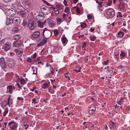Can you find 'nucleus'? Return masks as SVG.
<instances>
[{"label":"nucleus","mask_w":130,"mask_h":130,"mask_svg":"<svg viewBox=\"0 0 130 130\" xmlns=\"http://www.w3.org/2000/svg\"><path fill=\"white\" fill-rule=\"evenodd\" d=\"M42 35L48 39L51 36V32L47 28H45L43 31Z\"/></svg>","instance_id":"1"},{"label":"nucleus","mask_w":130,"mask_h":130,"mask_svg":"<svg viewBox=\"0 0 130 130\" xmlns=\"http://www.w3.org/2000/svg\"><path fill=\"white\" fill-rule=\"evenodd\" d=\"M41 12L44 14H46L50 12V10L49 8L43 5L41 7Z\"/></svg>","instance_id":"2"},{"label":"nucleus","mask_w":130,"mask_h":130,"mask_svg":"<svg viewBox=\"0 0 130 130\" xmlns=\"http://www.w3.org/2000/svg\"><path fill=\"white\" fill-rule=\"evenodd\" d=\"M7 12V15L11 17L14 16L16 14L15 10L13 9H8Z\"/></svg>","instance_id":"3"},{"label":"nucleus","mask_w":130,"mask_h":130,"mask_svg":"<svg viewBox=\"0 0 130 130\" xmlns=\"http://www.w3.org/2000/svg\"><path fill=\"white\" fill-rule=\"evenodd\" d=\"M106 13L109 17H112L114 15V10L111 8L109 9L106 10Z\"/></svg>","instance_id":"4"},{"label":"nucleus","mask_w":130,"mask_h":130,"mask_svg":"<svg viewBox=\"0 0 130 130\" xmlns=\"http://www.w3.org/2000/svg\"><path fill=\"white\" fill-rule=\"evenodd\" d=\"M36 24L35 22L34 21L29 22L28 26L30 30H33L36 27Z\"/></svg>","instance_id":"5"},{"label":"nucleus","mask_w":130,"mask_h":130,"mask_svg":"<svg viewBox=\"0 0 130 130\" xmlns=\"http://www.w3.org/2000/svg\"><path fill=\"white\" fill-rule=\"evenodd\" d=\"M13 46L15 47H23L22 42L20 41H15L13 43Z\"/></svg>","instance_id":"6"},{"label":"nucleus","mask_w":130,"mask_h":130,"mask_svg":"<svg viewBox=\"0 0 130 130\" xmlns=\"http://www.w3.org/2000/svg\"><path fill=\"white\" fill-rule=\"evenodd\" d=\"M7 63L8 66L10 68L13 67L15 64V61L13 60L10 59L8 60Z\"/></svg>","instance_id":"7"},{"label":"nucleus","mask_w":130,"mask_h":130,"mask_svg":"<svg viewBox=\"0 0 130 130\" xmlns=\"http://www.w3.org/2000/svg\"><path fill=\"white\" fill-rule=\"evenodd\" d=\"M23 47H20L17 49H14L15 52L17 55H19L20 56H21L23 52Z\"/></svg>","instance_id":"8"},{"label":"nucleus","mask_w":130,"mask_h":130,"mask_svg":"<svg viewBox=\"0 0 130 130\" xmlns=\"http://www.w3.org/2000/svg\"><path fill=\"white\" fill-rule=\"evenodd\" d=\"M10 44L9 43H6L3 45L2 48L5 51H7L10 49Z\"/></svg>","instance_id":"9"},{"label":"nucleus","mask_w":130,"mask_h":130,"mask_svg":"<svg viewBox=\"0 0 130 130\" xmlns=\"http://www.w3.org/2000/svg\"><path fill=\"white\" fill-rule=\"evenodd\" d=\"M36 19L38 20V21H40L43 20L44 18V14L42 13L41 12L39 13L36 16Z\"/></svg>","instance_id":"10"},{"label":"nucleus","mask_w":130,"mask_h":130,"mask_svg":"<svg viewBox=\"0 0 130 130\" xmlns=\"http://www.w3.org/2000/svg\"><path fill=\"white\" fill-rule=\"evenodd\" d=\"M96 110V107L94 105L91 106L89 109V113L90 115H92L93 114Z\"/></svg>","instance_id":"11"},{"label":"nucleus","mask_w":130,"mask_h":130,"mask_svg":"<svg viewBox=\"0 0 130 130\" xmlns=\"http://www.w3.org/2000/svg\"><path fill=\"white\" fill-rule=\"evenodd\" d=\"M5 60L3 58H0V64L2 68L5 69L6 68V64L4 61Z\"/></svg>","instance_id":"12"},{"label":"nucleus","mask_w":130,"mask_h":130,"mask_svg":"<svg viewBox=\"0 0 130 130\" xmlns=\"http://www.w3.org/2000/svg\"><path fill=\"white\" fill-rule=\"evenodd\" d=\"M13 22L16 25H18L20 24L21 22V20L20 18L18 17H15L13 19Z\"/></svg>","instance_id":"13"},{"label":"nucleus","mask_w":130,"mask_h":130,"mask_svg":"<svg viewBox=\"0 0 130 130\" xmlns=\"http://www.w3.org/2000/svg\"><path fill=\"white\" fill-rule=\"evenodd\" d=\"M18 13L22 17H25L27 13L25 10H21L18 11Z\"/></svg>","instance_id":"14"},{"label":"nucleus","mask_w":130,"mask_h":130,"mask_svg":"<svg viewBox=\"0 0 130 130\" xmlns=\"http://www.w3.org/2000/svg\"><path fill=\"white\" fill-rule=\"evenodd\" d=\"M40 33L39 32L36 31L33 33L32 35V37L33 39H35L38 38L40 35Z\"/></svg>","instance_id":"15"},{"label":"nucleus","mask_w":130,"mask_h":130,"mask_svg":"<svg viewBox=\"0 0 130 130\" xmlns=\"http://www.w3.org/2000/svg\"><path fill=\"white\" fill-rule=\"evenodd\" d=\"M47 39L45 37L44 39H43L42 40V41L38 44V46H41L44 45L47 42Z\"/></svg>","instance_id":"16"},{"label":"nucleus","mask_w":130,"mask_h":130,"mask_svg":"<svg viewBox=\"0 0 130 130\" xmlns=\"http://www.w3.org/2000/svg\"><path fill=\"white\" fill-rule=\"evenodd\" d=\"M13 23V20L11 18H7L6 24L7 25L12 24Z\"/></svg>","instance_id":"17"},{"label":"nucleus","mask_w":130,"mask_h":130,"mask_svg":"<svg viewBox=\"0 0 130 130\" xmlns=\"http://www.w3.org/2000/svg\"><path fill=\"white\" fill-rule=\"evenodd\" d=\"M48 24L49 26L50 27H54L56 23L53 21L50 20L48 22Z\"/></svg>","instance_id":"18"},{"label":"nucleus","mask_w":130,"mask_h":130,"mask_svg":"<svg viewBox=\"0 0 130 130\" xmlns=\"http://www.w3.org/2000/svg\"><path fill=\"white\" fill-rule=\"evenodd\" d=\"M38 26L42 28L43 27L45 23V21H44L43 22H41L40 21H38Z\"/></svg>","instance_id":"19"},{"label":"nucleus","mask_w":130,"mask_h":130,"mask_svg":"<svg viewBox=\"0 0 130 130\" xmlns=\"http://www.w3.org/2000/svg\"><path fill=\"white\" fill-rule=\"evenodd\" d=\"M15 4L17 6H19L20 7H21L22 6L21 4L20 0H16Z\"/></svg>","instance_id":"20"},{"label":"nucleus","mask_w":130,"mask_h":130,"mask_svg":"<svg viewBox=\"0 0 130 130\" xmlns=\"http://www.w3.org/2000/svg\"><path fill=\"white\" fill-rule=\"evenodd\" d=\"M49 86L48 84L45 82L42 85V88L44 89H46L48 88Z\"/></svg>","instance_id":"21"},{"label":"nucleus","mask_w":130,"mask_h":130,"mask_svg":"<svg viewBox=\"0 0 130 130\" xmlns=\"http://www.w3.org/2000/svg\"><path fill=\"white\" fill-rule=\"evenodd\" d=\"M61 39L62 42L63 44H67L68 40L66 37H62L61 38Z\"/></svg>","instance_id":"22"},{"label":"nucleus","mask_w":130,"mask_h":130,"mask_svg":"<svg viewBox=\"0 0 130 130\" xmlns=\"http://www.w3.org/2000/svg\"><path fill=\"white\" fill-rule=\"evenodd\" d=\"M7 102L6 103V104L8 105L10 107V104H12V100L10 98V96L9 97L7 100Z\"/></svg>","instance_id":"23"},{"label":"nucleus","mask_w":130,"mask_h":130,"mask_svg":"<svg viewBox=\"0 0 130 130\" xmlns=\"http://www.w3.org/2000/svg\"><path fill=\"white\" fill-rule=\"evenodd\" d=\"M7 89H9V92L10 93H11L12 90L14 89V87H12L11 85L9 86H7Z\"/></svg>","instance_id":"24"},{"label":"nucleus","mask_w":130,"mask_h":130,"mask_svg":"<svg viewBox=\"0 0 130 130\" xmlns=\"http://www.w3.org/2000/svg\"><path fill=\"white\" fill-rule=\"evenodd\" d=\"M13 38L15 40H19L21 38V36L18 34H16L13 36Z\"/></svg>","instance_id":"25"},{"label":"nucleus","mask_w":130,"mask_h":130,"mask_svg":"<svg viewBox=\"0 0 130 130\" xmlns=\"http://www.w3.org/2000/svg\"><path fill=\"white\" fill-rule=\"evenodd\" d=\"M15 51L14 49H12L11 51L9 52L8 54L10 56H12L15 55Z\"/></svg>","instance_id":"26"},{"label":"nucleus","mask_w":130,"mask_h":130,"mask_svg":"<svg viewBox=\"0 0 130 130\" xmlns=\"http://www.w3.org/2000/svg\"><path fill=\"white\" fill-rule=\"evenodd\" d=\"M15 123H15L14 121L10 122L9 123L8 125L7 126L9 127H11Z\"/></svg>","instance_id":"27"},{"label":"nucleus","mask_w":130,"mask_h":130,"mask_svg":"<svg viewBox=\"0 0 130 130\" xmlns=\"http://www.w3.org/2000/svg\"><path fill=\"white\" fill-rule=\"evenodd\" d=\"M56 7L58 10L62 9L63 8L62 6L60 4L56 5Z\"/></svg>","instance_id":"28"},{"label":"nucleus","mask_w":130,"mask_h":130,"mask_svg":"<svg viewBox=\"0 0 130 130\" xmlns=\"http://www.w3.org/2000/svg\"><path fill=\"white\" fill-rule=\"evenodd\" d=\"M119 7L120 9H122L124 7V5L123 3L121 2L119 5Z\"/></svg>","instance_id":"29"},{"label":"nucleus","mask_w":130,"mask_h":130,"mask_svg":"<svg viewBox=\"0 0 130 130\" xmlns=\"http://www.w3.org/2000/svg\"><path fill=\"white\" fill-rule=\"evenodd\" d=\"M8 109L7 107H6L3 113V115L4 117H5L6 114L8 113Z\"/></svg>","instance_id":"30"},{"label":"nucleus","mask_w":130,"mask_h":130,"mask_svg":"<svg viewBox=\"0 0 130 130\" xmlns=\"http://www.w3.org/2000/svg\"><path fill=\"white\" fill-rule=\"evenodd\" d=\"M31 68L33 71V74H36L37 73V68L32 67Z\"/></svg>","instance_id":"31"},{"label":"nucleus","mask_w":130,"mask_h":130,"mask_svg":"<svg viewBox=\"0 0 130 130\" xmlns=\"http://www.w3.org/2000/svg\"><path fill=\"white\" fill-rule=\"evenodd\" d=\"M24 3L26 6H27L28 7L31 5V4L30 2H28L27 1H26Z\"/></svg>","instance_id":"32"},{"label":"nucleus","mask_w":130,"mask_h":130,"mask_svg":"<svg viewBox=\"0 0 130 130\" xmlns=\"http://www.w3.org/2000/svg\"><path fill=\"white\" fill-rule=\"evenodd\" d=\"M118 36L119 37H122L124 35V33L122 31H119L118 33Z\"/></svg>","instance_id":"33"},{"label":"nucleus","mask_w":130,"mask_h":130,"mask_svg":"<svg viewBox=\"0 0 130 130\" xmlns=\"http://www.w3.org/2000/svg\"><path fill=\"white\" fill-rule=\"evenodd\" d=\"M17 125L16 123L14 125H13V126H12L11 127H10V128L11 129H12L13 130H15L17 129Z\"/></svg>","instance_id":"34"},{"label":"nucleus","mask_w":130,"mask_h":130,"mask_svg":"<svg viewBox=\"0 0 130 130\" xmlns=\"http://www.w3.org/2000/svg\"><path fill=\"white\" fill-rule=\"evenodd\" d=\"M54 33L55 36H57L59 33V32L57 29H55L54 30Z\"/></svg>","instance_id":"35"},{"label":"nucleus","mask_w":130,"mask_h":130,"mask_svg":"<svg viewBox=\"0 0 130 130\" xmlns=\"http://www.w3.org/2000/svg\"><path fill=\"white\" fill-rule=\"evenodd\" d=\"M103 2H99L98 4L99 6H98V8L99 9H100L102 7V4H103Z\"/></svg>","instance_id":"36"},{"label":"nucleus","mask_w":130,"mask_h":130,"mask_svg":"<svg viewBox=\"0 0 130 130\" xmlns=\"http://www.w3.org/2000/svg\"><path fill=\"white\" fill-rule=\"evenodd\" d=\"M54 12L56 14H57L59 13V10L56 8H55L54 9Z\"/></svg>","instance_id":"37"},{"label":"nucleus","mask_w":130,"mask_h":130,"mask_svg":"<svg viewBox=\"0 0 130 130\" xmlns=\"http://www.w3.org/2000/svg\"><path fill=\"white\" fill-rule=\"evenodd\" d=\"M5 42V39H3L0 41V45H3Z\"/></svg>","instance_id":"38"},{"label":"nucleus","mask_w":130,"mask_h":130,"mask_svg":"<svg viewBox=\"0 0 130 130\" xmlns=\"http://www.w3.org/2000/svg\"><path fill=\"white\" fill-rule=\"evenodd\" d=\"M120 56H122L123 57H125V54L124 52H121V53L120 54Z\"/></svg>","instance_id":"39"},{"label":"nucleus","mask_w":130,"mask_h":130,"mask_svg":"<svg viewBox=\"0 0 130 130\" xmlns=\"http://www.w3.org/2000/svg\"><path fill=\"white\" fill-rule=\"evenodd\" d=\"M112 3V1L109 0L107 2V4L108 6H110L111 5Z\"/></svg>","instance_id":"40"},{"label":"nucleus","mask_w":130,"mask_h":130,"mask_svg":"<svg viewBox=\"0 0 130 130\" xmlns=\"http://www.w3.org/2000/svg\"><path fill=\"white\" fill-rule=\"evenodd\" d=\"M81 26L82 28H85L86 26V24L85 23H84L81 25Z\"/></svg>","instance_id":"41"},{"label":"nucleus","mask_w":130,"mask_h":130,"mask_svg":"<svg viewBox=\"0 0 130 130\" xmlns=\"http://www.w3.org/2000/svg\"><path fill=\"white\" fill-rule=\"evenodd\" d=\"M36 99L34 98L32 100V103H34L35 104L37 103V102H36Z\"/></svg>","instance_id":"42"},{"label":"nucleus","mask_w":130,"mask_h":130,"mask_svg":"<svg viewBox=\"0 0 130 130\" xmlns=\"http://www.w3.org/2000/svg\"><path fill=\"white\" fill-rule=\"evenodd\" d=\"M27 21L25 20H24L22 23V25L24 26L27 25Z\"/></svg>","instance_id":"43"},{"label":"nucleus","mask_w":130,"mask_h":130,"mask_svg":"<svg viewBox=\"0 0 130 130\" xmlns=\"http://www.w3.org/2000/svg\"><path fill=\"white\" fill-rule=\"evenodd\" d=\"M69 8L67 7H66L64 10V12L67 13H68L69 11Z\"/></svg>","instance_id":"44"},{"label":"nucleus","mask_w":130,"mask_h":130,"mask_svg":"<svg viewBox=\"0 0 130 130\" xmlns=\"http://www.w3.org/2000/svg\"><path fill=\"white\" fill-rule=\"evenodd\" d=\"M25 81L24 79H22L20 81L21 83L22 84H24L25 83Z\"/></svg>","instance_id":"45"},{"label":"nucleus","mask_w":130,"mask_h":130,"mask_svg":"<svg viewBox=\"0 0 130 130\" xmlns=\"http://www.w3.org/2000/svg\"><path fill=\"white\" fill-rule=\"evenodd\" d=\"M76 12L78 14H80V9L78 7L76 8Z\"/></svg>","instance_id":"46"},{"label":"nucleus","mask_w":130,"mask_h":130,"mask_svg":"<svg viewBox=\"0 0 130 130\" xmlns=\"http://www.w3.org/2000/svg\"><path fill=\"white\" fill-rule=\"evenodd\" d=\"M96 39V37H91L90 38V40L92 41H94Z\"/></svg>","instance_id":"47"},{"label":"nucleus","mask_w":130,"mask_h":130,"mask_svg":"<svg viewBox=\"0 0 130 130\" xmlns=\"http://www.w3.org/2000/svg\"><path fill=\"white\" fill-rule=\"evenodd\" d=\"M81 67H80L79 68V70L78 71L76 69H74V71H75L77 73H78V72H80L81 71V70H80L81 69Z\"/></svg>","instance_id":"48"},{"label":"nucleus","mask_w":130,"mask_h":130,"mask_svg":"<svg viewBox=\"0 0 130 130\" xmlns=\"http://www.w3.org/2000/svg\"><path fill=\"white\" fill-rule=\"evenodd\" d=\"M62 17L63 19H64L66 16H68V14H66L63 13L62 15Z\"/></svg>","instance_id":"49"},{"label":"nucleus","mask_w":130,"mask_h":130,"mask_svg":"<svg viewBox=\"0 0 130 130\" xmlns=\"http://www.w3.org/2000/svg\"><path fill=\"white\" fill-rule=\"evenodd\" d=\"M23 125L24 127H25V129H27L28 128L29 126V125L28 124H24Z\"/></svg>","instance_id":"50"},{"label":"nucleus","mask_w":130,"mask_h":130,"mask_svg":"<svg viewBox=\"0 0 130 130\" xmlns=\"http://www.w3.org/2000/svg\"><path fill=\"white\" fill-rule=\"evenodd\" d=\"M87 17L88 19H92V16L90 15H88Z\"/></svg>","instance_id":"51"},{"label":"nucleus","mask_w":130,"mask_h":130,"mask_svg":"<svg viewBox=\"0 0 130 130\" xmlns=\"http://www.w3.org/2000/svg\"><path fill=\"white\" fill-rule=\"evenodd\" d=\"M37 56V54L36 53H34L33 55L32 58L33 59H35L36 58Z\"/></svg>","instance_id":"52"},{"label":"nucleus","mask_w":130,"mask_h":130,"mask_svg":"<svg viewBox=\"0 0 130 130\" xmlns=\"http://www.w3.org/2000/svg\"><path fill=\"white\" fill-rule=\"evenodd\" d=\"M94 28L93 27H91L90 29V31L91 32H93V31H94Z\"/></svg>","instance_id":"53"},{"label":"nucleus","mask_w":130,"mask_h":130,"mask_svg":"<svg viewBox=\"0 0 130 130\" xmlns=\"http://www.w3.org/2000/svg\"><path fill=\"white\" fill-rule=\"evenodd\" d=\"M57 29L58 30V31L59 32H61V31H62V29L60 27H59L58 28V29Z\"/></svg>","instance_id":"54"},{"label":"nucleus","mask_w":130,"mask_h":130,"mask_svg":"<svg viewBox=\"0 0 130 130\" xmlns=\"http://www.w3.org/2000/svg\"><path fill=\"white\" fill-rule=\"evenodd\" d=\"M63 4L65 6H67L68 4H67L66 1V0H64L63 1Z\"/></svg>","instance_id":"55"},{"label":"nucleus","mask_w":130,"mask_h":130,"mask_svg":"<svg viewBox=\"0 0 130 130\" xmlns=\"http://www.w3.org/2000/svg\"><path fill=\"white\" fill-rule=\"evenodd\" d=\"M36 88V87H35L31 89V90L32 91H34Z\"/></svg>","instance_id":"56"},{"label":"nucleus","mask_w":130,"mask_h":130,"mask_svg":"<svg viewBox=\"0 0 130 130\" xmlns=\"http://www.w3.org/2000/svg\"><path fill=\"white\" fill-rule=\"evenodd\" d=\"M50 71H51V73L53 75H54V72L53 71V69L52 68H51Z\"/></svg>","instance_id":"57"},{"label":"nucleus","mask_w":130,"mask_h":130,"mask_svg":"<svg viewBox=\"0 0 130 130\" xmlns=\"http://www.w3.org/2000/svg\"><path fill=\"white\" fill-rule=\"evenodd\" d=\"M18 100H24V98H21L20 97H18Z\"/></svg>","instance_id":"58"},{"label":"nucleus","mask_w":130,"mask_h":130,"mask_svg":"<svg viewBox=\"0 0 130 130\" xmlns=\"http://www.w3.org/2000/svg\"><path fill=\"white\" fill-rule=\"evenodd\" d=\"M111 124L113 127H115V123L113 122H112Z\"/></svg>","instance_id":"59"},{"label":"nucleus","mask_w":130,"mask_h":130,"mask_svg":"<svg viewBox=\"0 0 130 130\" xmlns=\"http://www.w3.org/2000/svg\"><path fill=\"white\" fill-rule=\"evenodd\" d=\"M87 45V44L85 42H84V43L83 44V47H84V48H85V46H86Z\"/></svg>","instance_id":"60"},{"label":"nucleus","mask_w":130,"mask_h":130,"mask_svg":"<svg viewBox=\"0 0 130 130\" xmlns=\"http://www.w3.org/2000/svg\"><path fill=\"white\" fill-rule=\"evenodd\" d=\"M115 57L117 59H118L119 57V56L118 55L115 54Z\"/></svg>","instance_id":"61"},{"label":"nucleus","mask_w":130,"mask_h":130,"mask_svg":"<svg viewBox=\"0 0 130 130\" xmlns=\"http://www.w3.org/2000/svg\"><path fill=\"white\" fill-rule=\"evenodd\" d=\"M121 14V12H119L118 14H119V16L120 17H122V14Z\"/></svg>","instance_id":"62"},{"label":"nucleus","mask_w":130,"mask_h":130,"mask_svg":"<svg viewBox=\"0 0 130 130\" xmlns=\"http://www.w3.org/2000/svg\"><path fill=\"white\" fill-rule=\"evenodd\" d=\"M37 64H41L42 65H43V63L42 62H41V61H39L38 62Z\"/></svg>","instance_id":"63"},{"label":"nucleus","mask_w":130,"mask_h":130,"mask_svg":"<svg viewBox=\"0 0 130 130\" xmlns=\"http://www.w3.org/2000/svg\"><path fill=\"white\" fill-rule=\"evenodd\" d=\"M16 86H17L20 89H21V86L18 83H17L16 84Z\"/></svg>","instance_id":"64"}]
</instances>
